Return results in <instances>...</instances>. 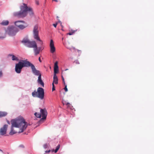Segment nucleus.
Returning <instances> with one entry per match:
<instances>
[{
  "label": "nucleus",
  "mask_w": 154,
  "mask_h": 154,
  "mask_svg": "<svg viewBox=\"0 0 154 154\" xmlns=\"http://www.w3.org/2000/svg\"><path fill=\"white\" fill-rule=\"evenodd\" d=\"M11 131L9 132L10 135H13L17 132L14 130L13 128L15 127L20 128L19 133L23 132L26 128L28 126L27 123L25 122L23 118H20L11 120Z\"/></svg>",
  "instance_id": "nucleus-1"
},
{
  "label": "nucleus",
  "mask_w": 154,
  "mask_h": 154,
  "mask_svg": "<svg viewBox=\"0 0 154 154\" xmlns=\"http://www.w3.org/2000/svg\"><path fill=\"white\" fill-rule=\"evenodd\" d=\"M23 6L20 7V11L14 13V15L19 17L23 18L26 16L28 12L30 15L33 14L32 9L30 7H28L26 4L23 3Z\"/></svg>",
  "instance_id": "nucleus-2"
},
{
  "label": "nucleus",
  "mask_w": 154,
  "mask_h": 154,
  "mask_svg": "<svg viewBox=\"0 0 154 154\" xmlns=\"http://www.w3.org/2000/svg\"><path fill=\"white\" fill-rule=\"evenodd\" d=\"M29 63V62L26 60H23L22 62H19L15 65V71L17 73H20L23 67H28Z\"/></svg>",
  "instance_id": "nucleus-3"
},
{
  "label": "nucleus",
  "mask_w": 154,
  "mask_h": 154,
  "mask_svg": "<svg viewBox=\"0 0 154 154\" xmlns=\"http://www.w3.org/2000/svg\"><path fill=\"white\" fill-rule=\"evenodd\" d=\"M32 95L34 97H37L42 100L44 98V89L41 87H39L37 89V91L36 92L35 90L32 93Z\"/></svg>",
  "instance_id": "nucleus-4"
},
{
  "label": "nucleus",
  "mask_w": 154,
  "mask_h": 154,
  "mask_svg": "<svg viewBox=\"0 0 154 154\" xmlns=\"http://www.w3.org/2000/svg\"><path fill=\"white\" fill-rule=\"evenodd\" d=\"M33 35L34 38L37 41H39V44L41 45L43 44V42L41 40L39 36V29L37 25H35L34 27L33 31Z\"/></svg>",
  "instance_id": "nucleus-5"
},
{
  "label": "nucleus",
  "mask_w": 154,
  "mask_h": 154,
  "mask_svg": "<svg viewBox=\"0 0 154 154\" xmlns=\"http://www.w3.org/2000/svg\"><path fill=\"white\" fill-rule=\"evenodd\" d=\"M22 42L28 47L33 48L37 47L36 43L34 41H30L27 39H23L22 41Z\"/></svg>",
  "instance_id": "nucleus-6"
},
{
  "label": "nucleus",
  "mask_w": 154,
  "mask_h": 154,
  "mask_svg": "<svg viewBox=\"0 0 154 154\" xmlns=\"http://www.w3.org/2000/svg\"><path fill=\"white\" fill-rule=\"evenodd\" d=\"M18 32L17 29L15 27L11 26L8 27L5 30V33L10 36H13L15 35Z\"/></svg>",
  "instance_id": "nucleus-7"
},
{
  "label": "nucleus",
  "mask_w": 154,
  "mask_h": 154,
  "mask_svg": "<svg viewBox=\"0 0 154 154\" xmlns=\"http://www.w3.org/2000/svg\"><path fill=\"white\" fill-rule=\"evenodd\" d=\"M28 65V67H31L32 72L34 75L38 76L41 74L40 71L37 70L35 66L30 62Z\"/></svg>",
  "instance_id": "nucleus-8"
},
{
  "label": "nucleus",
  "mask_w": 154,
  "mask_h": 154,
  "mask_svg": "<svg viewBox=\"0 0 154 154\" xmlns=\"http://www.w3.org/2000/svg\"><path fill=\"white\" fill-rule=\"evenodd\" d=\"M21 23H25V22L23 21H18L15 22V25L21 29H23L27 27V26L21 24Z\"/></svg>",
  "instance_id": "nucleus-9"
},
{
  "label": "nucleus",
  "mask_w": 154,
  "mask_h": 154,
  "mask_svg": "<svg viewBox=\"0 0 154 154\" xmlns=\"http://www.w3.org/2000/svg\"><path fill=\"white\" fill-rule=\"evenodd\" d=\"M40 112L41 116H42V118L41 119L44 120L46 119L48 114L46 109H40Z\"/></svg>",
  "instance_id": "nucleus-10"
},
{
  "label": "nucleus",
  "mask_w": 154,
  "mask_h": 154,
  "mask_svg": "<svg viewBox=\"0 0 154 154\" xmlns=\"http://www.w3.org/2000/svg\"><path fill=\"white\" fill-rule=\"evenodd\" d=\"M49 46L50 47V52L52 54L55 53L56 51V48L54 46L53 41L52 39H51L50 40Z\"/></svg>",
  "instance_id": "nucleus-11"
},
{
  "label": "nucleus",
  "mask_w": 154,
  "mask_h": 154,
  "mask_svg": "<svg viewBox=\"0 0 154 154\" xmlns=\"http://www.w3.org/2000/svg\"><path fill=\"white\" fill-rule=\"evenodd\" d=\"M8 128V125H5L0 129V134L4 135L6 134V132Z\"/></svg>",
  "instance_id": "nucleus-12"
},
{
  "label": "nucleus",
  "mask_w": 154,
  "mask_h": 154,
  "mask_svg": "<svg viewBox=\"0 0 154 154\" xmlns=\"http://www.w3.org/2000/svg\"><path fill=\"white\" fill-rule=\"evenodd\" d=\"M38 83L42 85V87H44V83L42 81L41 78V74H40L38 75Z\"/></svg>",
  "instance_id": "nucleus-13"
},
{
  "label": "nucleus",
  "mask_w": 154,
  "mask_h": 154,
  "mask_svg": "<svg viewBox=\"0 0 154 154\" xmlns=\"http://www.w3.org/2000/svg\"><path fill=\"white\" fill-rule=\"evenodd\" d=\"M42 48L41 47H39L38 48H37V46L36 48H34V51L35 53V55H37L38 54L40 53V51L41 50Z\"/></svg>",
  "instance_id": "nucleus-14"
},
{
  "label": "nucleus",
  "mask_w": 154,
  "mask_h": 154,
  "mask_svg": "<svg viewBox=\"0 0 154 154\" xmlns=\"http://www.w3.org/2000/svg\"><path fill=\"white\" fill-rule=\"evenodd\" d=\"M58 79L56 75H54L53 81L52 83H53L54 84V83L55 84H58Z\"/></svg>",
  "instance_id": "nucleus-15"
},
{
  "label": "nucleus",
  "mask_w": 154,
  "mask_h": 154,
  "mask_svg": "<svg viewBox=\"0 0 154 154\" xmlns=\"http://www.w3.org/2000/svg\"><path fill=\"white\" fill-rule=\"evenodd\" d=\"M8 113L6 112L0 111V118L6 116Z\"/></svg>",
  "instance_id": "nucleus-16"
},
{
  "label": "nucleus",
  "mask_w": 154,
  "mask_h": 154,
  "mask_svg": "<svg viewBox=\"0 0 154 154\" xmlns=\"http://www.w3.org/2000/svg\"><path fill=\"white\" fill-rule=\"evenodd\" d=\"M9 23V21L8 20H5L3 21L2 23H1V24L2 25L6 26Z\"/></svg>",
  "instance_id": "nucleus-17"
},
{
  "label": "nucleus",
  "mask_w": 154,
  "mask_h": 154,
  "mask_svg": "<svg viewBox=\"0 0 154 154\" xmlns=\"http://www.w3.org/2000/svg\"><path fill=\"white\" fill-rule=\"evenodd\" d=\"M64 104H66L67 106V107L68 108H69L70 109H72V106H71V105L69 103H63Z\"/></svg>",
  "instance_id": "nucleus-18"
},
{
  "label": "nucleus",
  "mask_w": 154,
  "mask_h": 154,
  "mask_svg": "<svg viewBox=\"0 0 154 154\" xmlns=\"http://www.w3.org/2000/svg\"><path fill=\"white\" fill-rule=\"evenodd\" d=\"M11 56H12V60H18L19 59L17 57H16L14 55H11Z\"/></svg>",
  "instance_id": "nucleus-19"
},
{
  "label": "nucleus",
  "mask_w": 154,
  "mask_h": 154,
  "mask_svg": "<svg viewBox=\"0 0 154 154\" xmlns=\"http://www.w3.org/2000/svg\"><path fill=\"white\" fill-rule=\"evenodd\" d=\"M34 115L37 118H40L41 117V115L40 113L35 112L34 113Z\"/></svg>",
  "instance_id": "nucleus-20"
},
{
  "label": "nucleus",
  "mask_w": 154,
  "mask_h": 154,
  "mask_svg": "<svg viewBox=\"0 0 154 154\" xmlns=\"http://www.w3.org/2000/svg\"><path fill=\"white\" fill-rule=\"evenodd\" d=\"M77 31V30H76ZM76 30H72L70 32L67 33V35H73L75 32Z\"/></svg>",
  "instance_id": "nucleus-21"
},
{
  "label": "nucleus",
  "mask_w": 154,
  "mask_h": 154,
  "mask_svg": "<svg viewBox=\"0 0 154 154\" xmlns=\"http://www.w3.org/2000/svg\"><path fill=\"white\" fill-rule=\"evenodd\" d=\"M60 145H58L57 146V147L56 148V149H55V150H54V152L55 153H56L57 151H58V150H59V149L60 148Z\"/></svg>",
  "instance_id": "nucleus-22"
},
{
  "label": "nucleus",
  "mask_w": 154,
  "mask_h": 154,
  "mask_svg": "<svg viewBox=\"0 0 154 154\" xmlns=\"http://www.w3.org/2000/svg\"><path fill=\"white\" fill-rule=\"evenodd\" d=\"M58 62L56 61L54 65V68L58 69V67L57 65Z\"/></svg>",
  "instance_id": "nucleus-23"
},
{
  "label": "nucleus",
  "mask_w": 154,
  "mask_h": 154,
  "mask_svg": "<svg viewBox=\"0 0 154 154\" xmlns=\"http://www.w3.org/2000/svg\"><path fill=\"white\" fill-rule=\"evenodd\" d=\"M54 75L56 74L58 72V69L54 68Z\"/></svg>",
  "instance_id": "nucleus-24"
},
{
  "label": "nucleus",
  "mask_w": 154,
  "mask_h": 154,
  "mask_svg": "<svg viewBox=\"0 0 154 154\" xmlns=\"http://www.w3.org/2000/svg\"><path fill=\"white\" fill-rule=\"evenodd\" d=\"M52 91H54L55 90V87L54 85V84L53 83L52 84Z\"/></svg>",
  "instance_id": "nucleus-25"
},
{
  "label": "nucleus",
  "mask_w": 154,
  "mask_h": 154,
  "mask_svg": "<svg viewBox=\"0 0 154 154\" xmlns=\"http://www.w3.org/2000/svg\"><path fill=\"white\" fill-rule=\"evenodd\" d=\"M5 35H1V34H0V39H3L4 38H5Z\"/></svg>",
  "instance_id": "nucleus-26"
},
{
  "label": "nucleus",
  "mask_w": 154,
  "mask_h": 154,
  "mask_svg": "<svg viewBox=\"0 0 154 154\" xmlns=\"http://www.w3.org/2000/svg\"><path fill=\"white\" fill-rule=\"evenodd\" d=\"M65 87L64 88V89L66 92H67L68 91V89L67 88V85H65Z\"/></svg>",
  "instance_id": "nucleus-27"
},
{
  "label": "nucleus",
  "mask_w": 154,
  "mask_h": 154,
  "mask_svg": "<svg viewBox=\"0 0 154 154\" xmlns=\"http://www.w3.org/2000/svg\"><path fill=\"white\" fill-rule=\"evenodd\" d=\"M3 75V73L1 70H0V77L2 76Z\"/></svg>",
  "instance_id": "nucleus-28"
},
{
  "label": "nucleus",
  "mask_w": 154,
  "mask_h": 154,
  "mask_svg": "<svg viewBox=\"0 0 154 154\" xmlns=\"http://www.w3.org/2000/svg\"><path fill=\"white\" fill-rule=\"evenodd\" d=\"M57 23H55V24H53V26L55 27H56V26H57Z\"/></svg>",
  "instance_id": "nucleus-29"
},
{
  "label": "nucleus",
  "mask_w": 154,
  "mask_h": 154,
  "mask_svg": "<svg viewBox=\"0 0 154 154\" xmlns=\"http://www.w3.org/2000/svg\"><path fill=\"white\" fill-rule=\"evenodd\" d=\"M75 62L77 64H79V63L78 60H76Z\"/></svg>",
  "instance_id": "nucleus-30"
},
{
  "label": "nucleus",
  "mask_w": 154,
  "mask_h": 154,
  "mask_svg": "<svg viewBox=\"0 0 154 154\" xmlns=\"http://www.w3.org/2000/svg\"><path fill=\"white\" fill-rule=\"evenodd\" d=\"M62 79L63 82L64 83V85H65V82L64 79L63 77V76H62Z\"/></svg>",
  "instance_id": "nucleus-31"
},
{
  "label": "nucleus",
  "mask_w": 154,
  "mask_h": 154,
  "mask_svg": "<svg viewBox=\"0 0 154 154\" xmlns=\"http://www.w3.org/2000/svg\"><path fill=\"white\" fill-rule=\"evenodd\" d=\"M50 152V150H47L45 151V152L46 153H49Z\"/></svg>",
  "instance_id": "nucleus-32"
},
{
  "label": "nucleus",
  "mask_w": 154,
  "mask_h": 154,
  "mask_svg": "<svg viewBox=\"0 0 154 154\" xmlns=\"http://www.w3.org/2000/svg\"><path fill=\"white\" fill-rule=\"evenodd\" d=\"M35 2H36V4L37 5H39V2L38 1H36Z\"/></svg>",
  "instance_id": "nucleus-33"
},
{
  "label": "nucleus",
  "mask_w": 154,
  "mask_h": 154,
  "mask_svg": "<svg viewBox=\"0 0 154 154\" xmlns=\"http://www.w3.org/2000/svg\"><path fill=\"white\" fill-rule=\"evenodd\" d=\"M47 144H45L44 145V147L45 148H47Z\"/></svg>",
  "instance_id": "nucleus-34"
},
{
  "label": "nucleus",
  "mask_w": 154,
  "mask_h": 154,
  "mask_svg": "<svg viewBox=\"0 0 154 154\" xmlns=\"http://www.w3.org/2000/svg\"><path fill=\"white\" fill-rule=\"evenodd\" d=\"M39 59V61H40V62H41V59H40V57H39V59Z\"/></svg>",
  "instance_id": "nucleus-35"
},
{
  "label": "nucleus",
  "mask_w": 154,
  "mask_h": 154,
  "mask_svg": "<svg viewBox=\"0 0 154 154\" xmlns=\"http://www.w3.org/2000/svg\"><path fill=\"white\" fill-rule=\"evenodd\" d=\"M7 122H8V124H10V122H9V121H7Z\"/></svg>",
  "instance_id": "nucleus-36"
},
{
  "label": "nucleus",
  "mask_w": 154,
  "mask_h": 154,
  "mask_svg": "<svg viewBox=\"0 0 154 154\" xmlns=\"http://www.w3.org/2000/svg\"><path fill=\"white\" fill-rule=\"evenodd\" d=\"M58 22H59L60 23H61H61L60 20H59Z\"/></svg>",
  "instance_id": "nucleus-37"
},
{
  "label": "nucleus",
  "mask_w": 154,
  "mask_h": 154,
  "mask_svg": "<svg viewBox=\"0 0 154 154\" xmlns=\"http://www.w3.org/2000/svg\"><path fill=\"white\" fill-rule=\"evenodd\" d=\"M0 151H1L2 152H3V151L2 150H1V149H0Z\"/></svg>",
  "instance_id": "nucleus-38"
},
{
  "label": "nucleus",
  "mask_w": 154,
  "mask_h": 154,
  "mask_svg": "<svg viewBox=\"0 0 154 154\" xmlns=\"http://www.w3.org/2000/svg\"><path fill=\"white\" fill-rule=\"evenodd\" d=\"M57 18H58V16H57Z\"/></svg>",
  "instance_id": "nucleus-39"
},
{
  "label": "nucleus",
  "mask_w": 154,
  "mask_h": 154,
  "mask_svg": "<svg viewBox=\"0 0 154 154\" xmlns=\"http://www.w3.org/2000/svg\"><path fill=\"white\" fill-rule=\"evenodd\" d=\"M79 50L78 51V52H79Z\"/></svg>",
  "instance_id": "nucleus-40"
},
{
  "label": "nucleus",
  "mask_w": 154,
  "mask_h": 154,
  "mask_svg": "<svg viewBox=\"0 0 154 154\" xmlns=\"http://www.w3.org/2000/svg\"><path fill=\"white\" fill-rule=\"evenodd\" d=\"M68 69H66V70H67Z\"/></svg>",
  "instance_id": "nucleus-41"
}]
</instances>
